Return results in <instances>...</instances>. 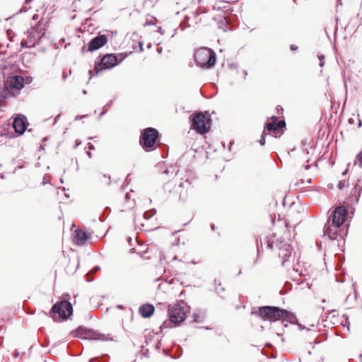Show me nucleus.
I'll list each match as a JSON object with an SVG mask.
<instances>
[{
    "mask_svg": "<svg viewBox=\"0 0 362 362\" xmlns=\"http://www.w3.org/2000/svg\"><path fill=\"white\" fill-rule=\"evenodd\" d=\"M23 88V75L14 74L9 76L5 82L3 90L0 93V110L6 100L11 96L19 95Z\"/></svg>",
    "mask_w": 362,
    "mask_h": 362,
    "instance_id": "f257e3e1",
    "label": "nucleus"
},
{
    "mask_svg": "<svg viewBox=\"0 0 362 362\" xmlns=\"http://www.w3.org/2000/svg\"><path fill=\"white\" fill-rule=\"evenodd\" d=\"M14 358H17L19 356L20 353L18 351H15L13 354Z\"/></svg>",
    "mask_w": 362,
    "mask_h": 362,
    "instance_id": "f704fd0d",
    "label": "nucleus"
},
{
    "mask_svg": "<svg viewBox=\"0 0 362 362\" xmlns=\"http://www.w3.org/2000/svg\"><path fill=\"white\" fill-rule=\"evenodd\" d=\"M190 26H191V24H189L188 27H190ZM181 27H182V30H185L187 27V25H185L184 27L183 24H181Z\"/></svg>",
    "mask_w": 362,
    "mask_h": 362,
    "instance_id": "ea45409f",
    "label": "nucleus"
},
{
    "mask_svg": "<svg viewBox=\"0 0 362 362\" xmlns=\"http://www.w3.org/2000/svg\"><path fill=\"white\" fill-rule=\"evenodd\" d=\"M161 30V28H159V30H158V32H159V33H161V30Z\"/></svg>",
    "mask_w": 362,
    "mask_h": 362,
    "instance_id": "69168bd1",
    "label": "nucleus"
},
{
    "mask_svg": "<svg viewBox=\"0 0 362 362\" xmlns=\"http://www.w3.org/2000/svg\"><path fill=\"white\" fill-rule=\"evenodd\" d=\"M187 310V308L185 305H181L180 303L170 305L168 309L169 320L164 321L160 325L161 331L171 327L172 323L179 325L186 318Z\"/></svg>",
    "mask_w": 362,
    "mask_h": 362,
    "instance_id": "20e7f679",
    "label": "nucleus"
},
{
    "mask_svg": "<svg viewBox=\"0 0 362 362\" xmlns=\"http://www.w3.org/2000/svg\"><path fill=\"white\" fill-rule=\"evenodd\" d=\"M30 2V0H26L24 3L25 4H28Z\"/></svg>",
    "mask_w": 362,
    "mask_h": 362,
    "instance_id": "bf43d9fd",
    "label": "nucleus"
},
{
    "mask_svg": "<svg viewBox=\"0 0 362 362\" xmlns=\"http://www.w3.org/2000/svg\"><path fill=\"white\" fill-rule=\"evenodd\" d=\"M267 247L277 252L279 257L282 259L281 264L286 267L291 256L292 247L284 240H280L272 235L268 238L267 240Z\"/></svg>",
    "mask_w": 362,
    "mask_h": 362,
    "instance_id": "7ed1b4c3",
    "label": "nucleus"
},
{
    "mask_svg": "<svg viewBox=\"0 0 362 362\" xmlns=\"http://www.w3.org/2000/svg\"><path fill=\"white\" fill-rule=\"evenodd\" d=\"M28 121H27L26 117L24 116V124H23V127H24V132L27 130V129H28Z\"/></svg>",
    "mask_w": 362,
    "mask_h": 362,
    "instance_id": "7c9ffc66",
    "label": "nucleus"
},
{
    "mask_svg": "<svg viewBox=\"0 0 362 362\" xmlns=\"http://www.w3.org/2000/svg\"><path fill=\"white\" fill-rule=\"evenodd\" d=\"M33 81V78L31 76H24V86L25 84H30Z\"/></svg>",
    "mask_w": 362,
    "mask_h": 362,
    "instance_id": "bb28decb",
    "label": "nucleus"
},
{
    "mask_svg": "<svg viewBox=\"0 0 362 362\" xmlns=\"http://www.w3.org/2000/svg\"><path fill=\"white\" fill-rule=\"evenodd\" d=\"M299 329L300 330H303V329H306L307 331L310 330V329L308 328H306L305 327L303 326L301 324L298 323V322H296Z\"/></svg>",
    "mask_w": 362,
    "mask_h": 362,
    "instance_id": "2f4dec72",
    "label": "nucleus"
},
{
    "mask_svg": "<svg viewBox=\"0 0 362 362\" xmlns=\"http://www.w3.org/2000/svg\"><path fill=\"white\" fill-rule=\"evenodd\" d=\"M107 42V38L105 35H99L93 38L88 43V47L87 51L93 52L95 51L103 46H104Z\"/></svg>",
    "mask_w": 362,
    "mask_h": 362,
    "instance_id": "4468645a",
    "label": "nucleus"
},
{
    "mask_svg": "<svg viewBox=\"0 0 362 362\" xmlns=\"http://www.w3.org/2000/svg\"><path fill=\"white\" fill-rule=\"evenodd\" d=\"M192 317H193V320H192L193 322L202 323L204 321V316L201 315L199 313H193Z\"/></svg>",
    "mask_w": 362,
    "mask_h": 362,
    "instance_id": "4be33fe9",
    "label": "nucleus"
},
{
    "mask_svg": "<svg viewBox=\"0 0 362 362\" xmlns=\"http://www.w3.org/2000/svg\"><path fill=\"white\" fill-rule=\"evenodd\" d=\"M218 285H219V286H221V284H219ZM216 292L218 293V294L221 297H222V296H221V292H224V291H225V288H224L223 287H221V286H220V288L216 287Z\"/></svg>",
    "mask_w": 362,
    "mask_h": 362,
    "instance_id": "cd10ccee",
    "label": "nucleus"
},
{
    "mask_svg": "<svg viewBox=\"0 0 362 362\" xmlns=\"http://www.w3.org/2000/svg\"><path fill=\"white\" fill-rule=\"evenodd\" d=\"M192 15L195 19V23H197L198 20H197V18L199 17V13H192ZM199 21H200V19H199Z\"/></svg>",
    "mask_w": 362,
    "mask_h": 362,
    "instance_id": "72a5a7b5",
    "label": "nucleus"
},
{
    "mask_svg": "<svg viewBox=\"0 0 362 362\" xmlns=\"http://www.w3.org/2000/svg\"><path fill=\"white\" fill-rule=\"evenodd\" d=\"M362 191V180H358V182L356 184L354 189L351 190L350 195V202H358L359 197L361 196V192Z\"/></svg>",
    "mask_w": 362,
    "mask_h": 362,
    "instance_id": "2eb2a0df",
    "label": "nucleus"
},
{
    "mask_svg": "<svg viewBox=\"0 0 362 362\" xmlns=\"http://www.w3.org/2000/svg\"><path fill=\"white\" fill-rule=\"evenodd\" d=\"M179 187L186 189L185 192L180 191V199L185 201L187 198L188 193L191 192L192 189V184L189 180L187 179L180 183Z\"/></svg>",
    "mask_w": 362,
    "mask_h": 362,
    "instance_id": "f3484780",
    "label": "nucleus"
},
{
    "mask_svg": "<svg viewBox=\"0 0 362 362\" xmlns=\"http://www.w3.org/2000/svg\"><path fill=\"white\" fill-rule=\"evenodd\" d=\"M277 117L276 116L272 117V122L266 124V129L268 131H278L281 128L285 127L286 123L284 120H280L277 122Z\"/></svg>",
    "mask_w": 362,
    "mask_h": 362,
    "instance_id": "dca6fc26",
    "label": "nucleus"
},
{
    "mask_svg": "<svg viewBox=\"0 0 362 362\" xmlns=\"http://www.w3.org/2000/svg\"><path fill=\"white\" fill-rule=\"evenodd\" d=\"M153 337L154 334L151 332H149L147 335L145 336V343L146 345H148L149 342L152 341Z\"/></svg>",
    "mask_w": 362,
    "mask_h": 362,
    "instance_id": "393cba45",
    "label": "nucleus"
},
{
    "mask_svg": "<svg viewBox=\"0 0 362 362\" xmlns=\"http://www.w3.org/2000/svg\"><path fill=\"white\" fill-rule=\"evenodd\" d=\"M107 180H108L107 183H108V184H110V177H107Z\"/></svg>",
    "mask_w": 362,
    "mask_h": 362,
    "instance_id": "13d9d810",
    "label": "nucleus"
},
{
    "mask_svg": "<svg viewBox=\"0 0 362 362\" xmlns=\"http://www.w3.org/2000/svg\"><path fill=\"white\" fill-rule=\"evenodd\" d=\"M98 269H99V267H97L95 268V271H97V270H98Z\"/></svg>",
    "mask_w": 362,
    "mask_h": 362,
    "instance_id": "338daca9",
    "label": "nucleus"
},
{
    "mask_svg": "<svg viewBox=\"0 0 362 362\" xmlns=\"http://www.w3.org/2000/svg\"><path fill=\"white\" fill-rule=\"evenodd\" d=\"M339 228H335L333 225L325 226L324 228V235L328 236L330 240H336L339 235Z\"/></svg>",
    "mask_w": 362,
    "mask_h": 362,
    "instance_id": "a211bd4d",
    "label": "nucleus"
},
{
    "mask_svg": "<svg viewBox=\"0 0 362 362\" xmlns=\"http://www.w3.org/2000/svg\"><path fill=\"white\" fill-rule=\"evenodd\" d=\"M161 30V28H159V30H158V32H159V33H161V30Z\"/></svg>",
    "mask_w": 362,
    "mask_h": 362,
    "instance_id": "e2e57ef3",
    "label": "nucleus"
},
{
    "mask_svg": "<svg viewBox=\"0 0 362 362\" xmlns=\"http://www.w3.org/2000/svg\"><path fill=\"white\" fill-rule=\"evenodd\" d=\"M174 185L173 182H168L164 185L163 189L165 191L170 192Z\"/></svg>",
    "mask_w": 362,
    "mask_h": 362,
    "instance_id": "b1692460",
    "label": "nucleus"
},
{
    "mask_svg": "<svg viewBox=\"0 0 362 362\" xmlns=\"http://www.w3.org/2000/svg\"><path fill=\"white\" fill-rule=\"evenodd\" d=\"M75 336L77 337H81L82 339H102L103 340V336L98 333H96L95 331L92 329H87L86 327H79L75 331Z\"/></svg>",
    "mask_w": 362,
    "mask_h": 362,
    "instance_id": "ddd939ff",
    "label": "nucleus"
},
{
    "mask_svg": "<svg viewBox=\"0 0 362 362\" xmlns=\"http://www.w3.org/2000/svg\"><path fill=\"white\" fill-rule=\"evenodd\" d=\"M88 238L87 233L82 230L77 229L74 232V242L78 245H83Z\"/></svg>",
    "mask_w": 362,
    "mask_h": 362,
    "instance_id": "6ab92c4d",
    "label": "nucleus"
},
{
    "mask_svg": "<svg viewBox=\"0 0 362 362\" xmlns=\"http://www.w3.org/2000/svg\"><path fill=\"white\" fill-rule=\"evenodd\" d=\"M191 17L189 16H186L185 17V21L188 23L189 21L190 20Z\"/></svg>",
    "mask_w": 362,
    "mask_h": 362,
    "instance_id": "a19ab883",
    "label": "nucleus"
},
{
    "mask_svg": "<svg viewBox=\"0 0 362 362\" xmlns=\"http://www.w3.org/2000/svg\"><path fill=\"white\" fill-rule=\"evenodd\" d=\"M73 313L71 303L66 300H62L54 303L50 312L54 320H66Z\"/></svg>",
    "mask_w": 362,
    "mask_h": 362,
    "instance_id": "0eeeda50",
    "label": "nucleus"
},
{
    "mask_svg": "<svg viewBox=\"0 0 362 362\" xmlns=\"http://www.w3.org/2000/svg\"><path fill=\"white\" fill-rule=\"evenodd\" d=\"M88 148L90 150H93L94 148V146L92 144L89 143Z\"/></svg>",
    "mask_w": 362,
    "mask_h": 362,
    "instance_id": "4c0bfd02",
    "label": "nucleus"
},
{
    "mask_svg": "<svg viewBox=\"0 0 362 362\" xmlns=\"http://www.w3.org/2000/svg\"><path fill=\"white\" fill-rule=\"evenodd\" d=\"M161 30V28H159V30H158V32H159V33H161V30Z\"/></svg>",
    "mask_w": 362,
    "mask_h": 362,
    "instance_id": "0e129e2a",
    "label": "nucleus"
},
{
    "mask_svg": "<svg viewBox=\"0 0 362 362\" xmlns=\"http://www.w3.org/2000/svg\"><path fill=\"white\" fill-rule=\"evenodd\" d=\"M125 198H126L127 199H129V195H128V194H126Z\"/></svg>",
    "mask_w": 362,
    "mask_h": 362,
    "instance_id": "052dcab7",
    "label": "nucleus"
},
{
    "mask_svg": "<svg viewBox=\"0 0 362 362\" xmlns=\"http://www.w3.org/2000/svg\"><path fill=\"white\" fill-rule=\"evenodd\" d=\"M264 136H265V133H264V131L262 133V138L260 139V140L259 141V144L261 145H264L265 144V139H264Z\"/></svg>",
    "mask_w": 362,
    "mask_h": 362,
    "instance_id": "c85d7f7f",
    "label": "nucleus"
},
{
    "mask_svg": "<svg viewBox=\"0 0 362 362\" xmlns=\"http://www.w3.org/2000/svg\"><path fill=\"white\" fill-rule=\"evenodd\" d=\"M87 156L89 157V158H91V153L90 151H87Z\"/></svg>",
    "mask_w": 362,
    "mask_h": 362,
    "instance_id": "a18cd8bd",
    "label": "nucleus"
},
{
    "mask_svg": "<svg viewBox=\"0 0 362 362\" xmlns=\"http://www.w3.org/2000/svg\"><path fill=\"white\" fill-rule=\"evenodd\" d=\"M86 49V47H82V52H84L86 51V49Z\"/></svg>",
    "mask_w": 362,
    "mask_h": 362,
    "instance_id": "4d7b16f0",
    "label": "nucleus"
},
{
    "mask_svg": "<svg viewBox=\"0 0 362 362\" xmlns=\"http://www.w3.org/2000/svg\"><path fill=\"white\" fill-rule=\"evenodd\" d=\"M324 57H325L324 55H319L318 56V59L320 60V66H323V65H324V63L322 62Z\"/></svg>",
    "mask_w": 362,
    "mask_h": 362,
    "instance_id": "c756f323",
    "label": "nucleus"
},
{
    "mask_svg": "<svg viewBox=\"0 0 362 362\" xmlns=\"http://www.w3.org/2000/svg\"><path fill=\"white\" fill-rule=\"evenodd\" d=\"M49 181H50V175H45L43 177V181H42V184L45 185L47 183H49Z\"/></svg>",
    "mask_w": 362,
    "mask_h": 362,
    "instance_id": "a878e982",
    "label": "nucleus"
},
{
    "mask_svg": "<svg viewBox=\"0 0 362 362\" xmlns=\"http://www.w3.org/2000/svg\"><path fill=\"white\" fill-rule=\"evenodd\" d=\"M252 315L261 317L263 320L276 321L283 318H288L290 313L279 307L262 306L257 310H252Z\"/></svg>",
    "mask_w": 362,
    "mask_h": 362,
    "instance_id": "f03ea898",
    "label": "nucleus"
},
{
    "mask_svg": "<svg viewBox=\"0 0 362 362\" xmlns=\"http://www.w3.org/2000/svg\"><path fill=\"white\" fill-rule=\"evenodd\" d=\"M107 111L105 110H103V112L100 114V117L103 116L105 114H106Z\"/></svg>",
    "mask_w": 362,
    "mask_h": 362,
    "instance_id": "58836bf2",
    "label": "nucleus"
},
{
    "mask_svg": "<svg viewBox=\"0 0 362 362\" xmlns=\"http://www.w3.org/2000/svg\"><path fill=\"white\" fill-rule=\"evenodd\" d=\"M347 209L344 206H338L333 214L332 225L335 228H339L346 220Z\"/></svg>",
    "mask_w": 362,
    "mask_h": 362,
    "instance_id": "9b49d317",
    "label": "nucleus"
},
{
    "mask_svg": "<svg viewBox=\"0 0 362 362\" xmlns=\"http://www.w3.org/2000/svg\"><path fill=\"white\" fill-rule=\"evenodd\" d=\"M158 137V132L152 127L144 129L140 137V144L144 148H151Z\"/></svg>",
    "mask_w": 362,
    "mask_h": 362,
    "instance_id": "6e6552de",
    "label": "nucleus"
},
{
    "mask_svg": "<svg viewBox=\"0 0 362 362\" xmlns=\"http://www.w3.org/2000/svg\"><path fill=\"white\" fill-rule=\"evenodd\" d=\"M23 168V165H18V166H17V168H19V169H21V168Z\"/></svg>",
    "mask_w": 362,
    "mask_h": 362,
    "instance_id": "3c124183",
    "label": "nucleus"
},
{
    "mask_svg": "<svg viewBox=\"0 0 362 362\" xmlns=\"http://www.w3.org/2000/svg\"><path fill=\"white\" fill-rule=\"evenodd\" d=\"M346 187V183H345V182H341H341H339V183L338 184V187H339L340 189H343V188H344V187Z\"/></svg>",
    "mask_w": 362,
    "mask_h": 362,
    "instance_id": "473e14b6",
    "label": "nucleus"
},
{
    "mask_svg": "<svg viewBox=\"0 0 362 362\" xmlns=\"http://www.w3.org/2000/svg\"><path fill=\"white\" fill-rule=\"evenodd\" d=\"M297 48H298V47H296V46H294V45H291V49L292 50H296V49H297Z\"/></svg>",
    "mask_w": 362,
    "mask_h": 362,
    "instance_id": "79ce46f5",
    "label": "nucleus"
},
{
    "mask_svg": "<svg viewBox=\"0 0 362 362\" xmlns=\"http://www.w3.org/2000/svg\"><path fill=\"white\" fill-rule=\"evenodd\" d=\"M21 48H23V40L20 43Z\"/></svg>",
    "mask_w": 362,
    "mask_h": 362,
    "instance_id": "5fc2aeb1",
    "label": "nucleus"
},
{
    "mask_svg": "<svg viewBox=\"0 0 362 362\" xmlns=\"http://www.w3.org/2000/svg\"><path fill=\"white\" fill-rule=\"evenodd\" d=\"M194 58L197 66L205 69L212 68L216 60L215 52L208 47L197 49L194 52Z\"/></svg>",
    "mask_w": 362,
    "mask_h": 362,
    "instance_id": "39448f33",
    "label": "nucleus"
},
{
    "mask_svg": "<svg viewBox=\"0 0 362 362\" xmlns=\"http://www.w3.org/2000/svg\"><path fill=\"white\" fill-rule=\"evenodd\" d=\"M160 344H161V343H160V341H158V343H157V344H156V349H159L160 346Z\"/></svg>",
    "mask_w": 362,
    "mask_h": 362,
    "instance_id": "e433bc0d",
    "label": "nucleus"
},
{
    "mask_svg": "<svg viewBox=\"0 0 362 362\" xmlns=\"http://www.w3.org/2000/svg\"><path fill=\"white\" fill-rule=\"evenodd\" d=\"M18 13H23V8H21L19 10Z\"/></svg>",
    "mask_w": 362,
    "mask_h": 362,
    "instance_id": "6e6d98bb",
    "label": "nucleus"
},
{
    "mask_svg": "<svg viewBox=\"0 0 362 362\" xmlns=\"http://www.w3.org/2000/svg\"><path fill=\"white\" fill-rule=\"evenodd\" d=\"M44 35L42 30H39L38 28H33L28 31L27 39L24 40V47H32L39 41V40Z\"/></svg>",
    "mask_w": 362,
    "mask_h": 362,
    "instance_id": "f8f14e48",
    "label": "nucleus"
},
{
    "mask_svg": "<svg viewBox=\"0 0 362 362\" xmlns=\"http://www.w3.org/2000/svg\"><path fill=\"white\" fill-rule=\"evenodd\" d=\"M259 246H257V257H259ZM257 259L258 257H257V259L254 261V264H256L257 262Z\"/></svg>",
    "mask_w": 362,
    "mask_h": 362,
    "instance_id": "c9c22d12",
    "label": "nucleus"
},
{
    "mask_svg": "<svg viewBox=\"0 0 362 362\" xmlns=\"http://www.w3.org/2000/svg\"><path fill=\"white\" fill-rule=\"evenodd\" d=\"M119 62L114 54H107L101 58L100 63H96L95 70L97 73L102 70L110 69L117 66Z\"/></svg>",
    "mask_w": 362,
    "mask_h": 362,
    "instance_id": "1a4fd4ad",
    "label": "nucleus"
},
{
    "mask_svg": "<svg viewBox=\"0 0 362 362\" xmlns=\"http://www.w3.org/2000/svg\"><path fill=\"white\" fill-rule=\"evenodd\" d=\"M80 144H81L80 142H78V141H76V145H75V148H77Z\"/></svg>",
    "mask_w": 362,
    "mask_h": 362,
    "instance_id": "49530a36",
    "label": "nucleus"
},
{
    "mask_svg": "<svg viewBox=\"0 0 362 362\" xmlns=\"http://www.w3.org/2000/svg\"><path fill=\"white\" fill-rule=\"evenodd\" d=\"M361 125H362L361 121L358 120V127H361Z\"/></svg>",
    "mask_w": 362,
    "mask_h": 362,
    "instance_id": "09e8293b",
    "label": "nucleus"
},
{
    "mask_svg": "<svg viewBox=\"0 0 362 362\" xmlns=\"http://www.w3.org/2000/svg\"><path fill=\"white\" fill-rule=\"evenodd\" d=\"M211 228L214 230L215 229V226L214 225H211Z\"/></svg>",
    "mask_w": 362,
    "mask_h": 362,
    "instance_id": "864d4df0",
    "label": "nucleus"
},
{
    "mask_svg": "<svg viewBox=\"0 0 362 362\" xmlns=\"http://www.w3.org/2000/svg\"><path fill=\"white\" fill-rule=\"evenodd\" d=\"M83 117V116H76V119H80V118H81V117Z\"/></svg>",
    "mask_w": 362,
    "mask_h": 362,
    "instance_id": "603ef678",
    "label": "nucleus"
},
{
    "mask_svg": "<svg viewBox=\"0 0 362 362\" xmlns=\"http://www.w3.org/2000/svg\"><path fill=\"white\" fill-rule=\"evenodd\" d=\"M154 307L151 304H144L139 308V313L144 317H151L154 312Z\"/></svg>",
    "mask_w": 362,
    "mask_h": 362,
    "instance_id": "aec40b11",
    "label": "nucleus"
},
{
    "mask_svg": "<svg viewBox=\"0 0 362 362\" xmlns=\"http://www.w3.org/2000/svg\"><path fill=\"white\" fill-rule=\"evenodd\" d=\"M139 47H140L141 50L142 51L143 50V47H143V44L140 43Z\"/></svg>",
    "mask_w": 362,
    "mask_h": 362,
    "instance_id": "de8ad7c7",
    "label": "nucleus"
},
{
    "mask_svg": "<svg viewBox=\"0 0 362 362\" xmlns=\"http://www.w3.org/2000/svg\"><path fill=\"white\" fill-rule=\"evenodd\" d=\"M59 117H60V115H58L55 117V119H54V122H55L58 120V119L59 118Z\"/></svg>",
    "mask_w": 362,
    "mask_h": 362,
    "instance_id": "c03bdc74",
    "label": "nucleus"
},
{
    "mask_svg": "<svg viewBox=\"0 0 362 362\" xmlns=\"http://www.w3.org/2000/svg\"><path fill=\"white\" fill-rule=\"evenodd\" d=\"M148 350L146 351V352L144 353V356H147Z\"/></svg>",
    "mask_w": 362,
    "mask_h": 362,
    "instance_id": "8fccbe9b",
    "label": "nucleus"
},
{
    "mask_svg": "<svg viewBox=\"0 0 362 362\" xmlns=\"http://www.w3.org/2000/svg\"><path fill=\"white\" fill-rule=\"evenodd\" d=\"M243 74H244V78H245V77L247 76V72L246 70H243Z\"/></svg>",
    "mask_w": 362,
    "mask_h": 362,
    "instance_id": "37998d69",
    "label": "nucleus"
},
{
    "mask_svg": "<svg viewBox=\"0 0 362 362\" xmlns=\"http://www.w3.org/2000/svg\"><path fill=\"white\" fill-rule=\"evenodd\" d=\"M189 118L191 128L199 134H204L209 131L211 119L207 112L192 115Z\"/></svg>",
    "mask_w": 362,
    "mask_h": 362,
    "instance_id": "423d86ee",
    "label": "nucleus"
},
{
    "mask_svg": "<svg viewBox=\"0 0 362 362\" xmlns=\"http://www.w3.org/2000/svg\"><path fill=\"white\" fill-rule=\"evenodd\" d=\"M66 75H65V74H63V78H64V79H65V78H66Z\"/></svg>",
    "mask_w": 362,
    "mask_h": 362,
    "instance_id": "680f3d73",
    "label": "nucleus"
},
{
    "mask_svg": "<svg viewBox=\"0 0 362 362\" xmlns=\"http://www.w3.org/2000/svg\"><path fill=\"white\" fill-rule=\"evenodd\" d=\"M356 166L362 168V150L356 155L351 170Z\"/></svg>",
    "mask_w": 362,
    "mask_h": 362,
    "instance_id": "412c9836",
    "label": "nucleus"
},
{
    "mask_svg": "<svg viewBox=\"0 0 362 362\" xmlns=\"http://www.w3.org/2000/svg\"><path fill=\"white\" fill-rule=\"evenodd\" d=\"M156 214L155 209H151L150 211H145L144 213V218L146 220L150 219L153 216H154Z\"/></svg>",
    "mask_w": 362,
    "mask_h": 362,
    "instance_id": "5701e85b",
    "label": "nucleus"
},
{
    "mask_svg": "<svg viewBox=\"0 0 362 362\" xmlns=\"http://www.w3.org/2000/svg\"><path fill=\"white\" fill-rule=\"evenodd\" d=\"M12 131L8 130L5 133L8 138H15L23 135V114H18L11 124Z\"/></svg>",
    "mask_w": 362,
    "mask_h": 362,
    "instance_id": "9d476101",
    "label": "nucleus"
},
{
    "mask_svg": "<svg viewBox=\"0 0 362 362\" xmlns=\"http://www.w3.org/2000/svg\"><path fill=\"white\" fill-rule=\"evenodd\" d=\"M83 93L84 94H86V91L85 90H83Z\"/></svg>",
    "mask_w": 362,
    "mask_h": 362,
    "instance_id": "774afa93",
    "label": "nucleus"
}]
</instances>
